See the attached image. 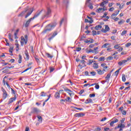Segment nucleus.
<instances>
[{"label": "nucleus", "mask_w": 131, "mask_h": 131, "mask_svg": "<svg viewBox=\"0 0 131 131\" xmlns=\"http://www.w3.org/2000/svg\"><path fill=\"white\" fill-rule=\"evenodd\" d=\"M56 25H57V23H53L49 24L45 27V28L42 32V33H47L48 31H51V30H52L53 28H54L55 27H56Z\"/></svg>", "instance_id": "f257e3e1"}, {"label": "nucleus", "mask_w": 131, "mask_h": 131, "mask_svg": "<svg viewBox=\"0 0 131 131\" xmlns=\"http://www.w3.org/2000/svg\"><path fill=\"white\" fill-rule=\"evenodd\" d=\"M51 13H52V11L51 10V9L48 8L47 11L45 12V14L42 16L41 19L42 20H43L45 18H46V19H48V18L50 17V15H51Z\"/></svg>", "instance_id": "f03ea898"}, {"label": "nucleus", "mask_w": 131, "mask_h": 131, "mask_svg": "<svg viewBox=\"0 0 131 131\" xmlns=\"http://www.w3.org/2000/svg\"><path fill=\"white\" fill-rule=\"evenodd\" d=\"M31 113L38 114V113H40V110L36 107H33Z\"/></svg>", "instance_id": "7ed1b4c3"}, {"label": "nucleus", "mask_w": 131, "mask_h": 131, "mask_svg": "<svg viewBox=\"0 0 131 131\" xmlns=\"http://www.w3.org/2000/svg\"><path fill=\"white\" fill-rule=\"evenodd\" d=\"M64 90L65 92H67L68 94H69L70 97H72V96H74V92L69 90V89H68V88H64Z\"/></svg>", "instance_id": "20e7f679"}, {"label": "nucleus", "mask_w": 131, "mask_h": 131, "mask_svg": "<svg viewBox=\"0 0 131 131\" xmlns=\"http://www.w3.org/2000/svg\"><path fill=\"white\" fill-rule=\"evenodd\" d=\"M101 31L103 33H106L108 32V31H110V28L109 26H108V25H105V29H102Z\"/></svg>", "instance_id": "39448f33"}, {"label": "nucleus", "mask_w": 131, "mask_h": 131, "mask_svg": "<svg viewBox=\"0 0 131 131\" xmlns=\"http://www.w3.org/2000/svg\"><path fill=\"white\" fill-rule=\"evenodd\" d=\"M42 12V10H41L40 11H37L36 13L34 14V16L33 17H31V18H32V20H34L35 18H37V17H38V16H39V15L41 14Z\"/></svg>", "instance_id": "423d86ee"}, {"label": "nucleus", "mask_w": 131, "mask_h": 131, "mask_svg": "<svg viewBox=\"0 0 131 131\" xmlns=\"http://www.w3.org/2000/svg\"><path fill=\"white\" fill-rule=\"evenodd\" d=\"M21 40L24 41L25 45H27V42L28 41V36L27 35H25V38L21 37Z\"/></svg>", "instance_id": "0eeeda50"}, {"label": "nucleus", "mask_w": 131, "mask_h": 131, "mask_svg": "<svg viewBox=\"0 0 131 131\" xmlns=\"http://www.w3.org/2000/svg\"><path fill=\"white\" fill-rule=\"evenodd\" d=\"M25 55L26 56V57H25V60L28 61V60H29V54H28V52L27 51V50H26L25 51Z\"/></svg>", "instance_id": "6e6552de"}, {"label": "nucleus", "mask_w": 131, "mask_h": 131, "mask_svg": "<svg viewBox=\"0 0 131 131\" xmlns=\"http://www.w3.org/2000/svg\"><path fill=\"white\" fill-rule=\"evenodd\" d=\"M2 91L3 92V98L4 99H7V97H8V93L7 91L4 89L2 88Z\"/></svg>", "instance_id": "1a4fd4ad"}, {"label": "nucleus", "mask_w": 131, "mask_h": 131, "mask_svg": "<svg viewBox=\"0 0 131 131\" xmlns=\"http://www.w3.org/2000/svg\"><path fill=\"white\" fill-rule=\"evenodd\" d=\"M16 98L17 97H16V96H15L14 97H12V98H10L8 101V104L10 105V104H11V103H13V102H14V101L16 100Z\"/></svg>", "instance_id": "9d476101"}, {"label": "nucleus", "mask_w": 131, "mask_h": 131, "mask_svg": "<svg viewBox=\"0 0 131 131\" xmlns=\"http://www.w3.org/2000/svg\"><path fill=\"white\" fill-rule=\"evenodd\" d=\"M28 11V8H26L25 11H23L21 13H20L18 15V17H22L23 16H24L25 14H26V12Z\"/></svg>", "instance_id": "9b49d317"}, {"label": "nucleus", "mask_w": 131, "mask_h": 131, "mask_svg": "<svg viewBox=\"0 0 131 131\" xmlns=\"http://www.w3.org/2000/svg\"><path fill=\"white\" fill-rule=\"evenodd\" d=\"M57 34H58V32H57V31H55L54 33H53V35H52V36L51 37H50V38H49V41H51V40H52V39H53V38L55 37V36H56V35H57Z\"/></svg>", "instance_id": "f8f14e48"}, {"label": "nucleus", "mask_w": 131, "mask_h": 131, "mask_svg": "<svg viewBox=\"0 0 131 131\" xmlns=\"http://www.w3.org/2000/svg\"><path fill=\"white\" fill-rule=\"evenodd\" d=\"M84 114L82 113H77L75 115H74L75 117H82V116H84Z\"/></svg>", "instance_id": "ddd939ff"}, {"label": "nucleus", "mask_w": 131, "mask_h": 131, "mask_svg": "<svg viewBox=\"0 0 131 131\" xmlns=\"http://www.w3.org/2000/svg\"><path fill=\"white\" fill-rule=\"evenodd\" d=\"M101 67H103V71H106L107 68H108L107 66H106V63H103L101 64Z\"/></svg>", "instance_id": "4468645a"}, {"label": "nucleus", "mask_w": 131, "mask_h": 131, "mask_svg": "<svg viewBox=\"0 0 131 131\" xmlns=\"http://www.w3.org/2000/svg\"><path fill=\"white\" fill-rule=\"evenodd\" d=\"M126 62H127V60H122L118 62V65H119V66H122V65H123V64H125Z\"/></svg>", "instance_id": "2eb2a0df"}, {"label": "nucleus", "mask_w": 131, "mask_h": 131, "mask_svg": "<svg viewBox=\"0 0 131 131\" xmlns=\"http://www.w3.org/2000/svg\"><path fill=\"white\" fill-rule=\"evenodd\" d=\"M32 20H33L32 18H31L28 20H27L25 24V27H28V26H29V24H30V22H31Z\"/></svg>", "instance_id": "dca6fc26"}, {"label": "nucleus", "mask_w": 131, "mask_h": 131, "mask_svg": "<svg viewBox=\"0 0 131 131\" xmlns=\"http://www.w3.org/2000/svg\"><path fill=\"white\" fill-rule=\"evenodd\" d=\"M98 74L99 75H102V74H104V71H102L100 69H98L97 70Z\"/></svg>", "instance_id": "f3484780"}, {"label": "nucleus", "mask_w": 131, "mask_h": 131, "mask_svg": "<svg viewBox=\"0 0 131 131\" xmlns=\"http://www.w3.org/2000/svg\"><path fill=\"white\" fill-rule=\"evenodd\" d=\"M118 121V119H115L114 121H113L111 122L110 123L111 126H113V124H114L115 123H116V122H117Z\"/></svg>", "instance_id": "a211bd4d"}, {"label": "nucleus", "mask_w": 131, "mask_h": 131, "mask_svg": "<svg viewBox=\"0 0 131 131\" xmlns=\"http://www.w3.org/2000/svg\"><path fill=\"white\" fill-rule=\"evenodd\" d=\"M93 67L94 69H98L99 68V65L97 62H95L93 64Z\"/></svg>", "instance_id": "6ab92c4d"}, {"label": "nucleus", "mask_w": 131, "mask_h": 131, "mask_svg": "<svg viewBox=\"0 0 131 131\" xmlns=\"http://www.w3.org/2000/svg\"><path fill=\"white\" fill-rule=\"evenodd\" d=\"M54 97L56 99H59L60 98V93L59 92H56Z\"/></svg>", "instance_id": "aec40b11"}, {"label": "nucleus", "mask_w": 131, "mask_h": 131, "mask_svg": "<svg viewBox=\"0 0 131 131\" xmlns=\"http://www.w3.org/2000/svg\"><path fill=\"white\" fill-rule=\"evenodd\" d=\"M92 102H93V100L91 99H88L85 100V104H89L90 103H92Z\"/></svg>", "instance_id": "412c9836"}, {"label": "nucleus", "mask_w": 131, "mask_h": 131, "mask_svg": "<svg viewBox=\"0 0 131 131\" xmlns=\"http://www.w3.org/2000/svg\"><path fill=\"white\" fill-rule=\"evenodd\" d=\"M37 117L38 118V121H39V122H40V123L41 122H42V117H41V116H37Z\"/></svg>", "instance_id": "4be33fe9"}, {"label": "nucleus", "mask_w": 131, "mask_h": 131, "mask_svg": "<svg viewBox=\"0 0 131 131\" xmlns=\"http://www.w3.org/2000/svg\"><path fill=\"white\" fill-rule=\"evenodd\" d=\"M110 76H111V73H108L105 77V79L106 80H108V81H109V78H110Z\"/></svg>", "instance_id": "5701e85b"}, {"label": "nucleus", "mask_w": 131, "mask_h": 131, "mask_svg": "<svg viewBox=\"0 0 131 131\" xmlns=\"http://www.w3.org/2000/svg\"><path fill=\"white\" fill-rule=\"evenodd\" d=\"M32 12H33V10H31L30 12H28L25 16V18H28V17H29V16H30L31 14H32Z\"/></svg>", "instance_id": "b1692460"}, {"label": "nucleus", "mask_w": 131, "mask_h": 131, "mask_svg": "<svg viewBox=\"0 0 131 131\" xmlns=\"http://www.w3.org/2000/svg\"><path fill=\"white\" fill-rule=\"evenodd\" d=\"M11 68H14V66H11L10 67H5L3 69V70H4V69H6V70H9V69H11Z\"/></svg>", "instance_id": "393cba45"}, {"label": "nucleus", "mask_w": 131, "mask_h": 131, "mask_svg": "<svg viewBox=\"0 0 131 131\" xmlns=\"http://www.w3.org/2000/svg\"><path fill=\"white\" fill-rule=\"evenodd\" d=\"M86 53H95L94 52V50H92V49H86Z\"/></svg>", "instance_id": "a878e982"}, {"label": "nucleus", "mask_w": 131, "mask_h": 131, "mask_svg": "<svg viewBox=\"0 0 131 131\" xmlns=\"http://www.w3.org/2000/svg\"><path fill=\"white\" fill-rule=\"evenodd\" d=\"M97 50H98V47L94 48L93 50V52H94V53H93V54H98V53H99V51H98Z\"/></svg>", "instance_id": "bb28decb"}, {"label": "nucleus", "mask_w": 131, "mask_h": 131, "mask_svg": "<svg viewBox=\"0 0 131 131\" xmlns=\"http://www.w3.org/2000/svg\"><path fill=\"white\" fill-rule=\"evenodd\" d=\"M19 59H18V63L20 64V63L22 62V56H21L20 54L18 55Z\"/></svg>", "instance_id": "cd10ccee"}, {"label": "nucleus", "mask_w": 131, "mask_h": 131, "mask_svg": "<svg viewBox=\"0 0 131 131\" xmlns=\"http://www.w3.org/2000/svg\"><path fill=\"white\" fill-rule=\"evenodd\" d=\"M117 127H119V128H123L125 127V125L124 124H118Z\"/></svg>", "instance_id": "c85d7f7f"}, {"label": "nucleus", "mask_w": 131, "mask_h": 131, "mask_svg": "<svg viewBox=\"0 0 131 131\" xmlns=\"http://www.w3.org/2000/svg\"><path fill=\"white\" fill-rule=\"evenodd\" d=\"M12 36H13L12 35V34H11V33H9V34H8V37H9V38L10 41H13V38H12Z\"/></svg>", "instance_id": "c756f323"}, {"label": "nucleus", "mask_w": 131, "mask_h": 131, "mask_svg": "<svg viewBox=\"0 0 131 131\" xmlns=\"http://www.w3.org/2000/svg\"><path fill=\"white\" fill-rule=\"evenodd\" d=\"M96 30H98L99 29H101L102 28V26L101 25H97L95 27Z\"/></svg>", "instance_id": "7c9ffc66"}, {"label": "nucleus", "mask_w": 131, "mask_h": 131, "mask_svg": "<svg viewBox=\"0 0 131 131\" xmlns=\"http://www.w3.org/2000/svg\"><path fill=\"white\" fill-rule=\"evenodd\" d=\"M46 55L48 58H50V59L53 58V55L50 54V53H46Z\"/></svg>", "instance_id": "2f4dec72"}, {"label": "nucleus", "mask_w": 131, "mask_h": 131, "mask_svg": "<svg viewBox=\"0 0 131 131\" xmlns=\"http://www.w3.org/2000/svg\"><path fill=\"white\" fill-rule=\"evenodd\" d=\"M14 48L12 47H11L10 48H9V52L10 53H11L12 54H11V56H13V54H12V53H13V50Z\"/></svg>", "instance_id": "473e14b6"}, {"label": "nucleus", "mask_w": 131, "mask_h": 131, "mask_svg": "<svg viewBox=\"0 0 131 131\" xmlns=\"http://www.w3.org/2000/svg\"><path fill=\"white\" fill-rule=\"evenodd\" d=\"M120 69L121 68H120L119 69L117 70L115 72V76H117L118 75V73H119V71H120Z\"/></svg>", "instance_id": "72a5a7b5"}, {"label": "nucleus", "mask_w": 131, "mask_h": 131, "mask_svg": "<svg viewBox=\"0 0 131 131\" xmlns=\"http://www.w3.org/2000/svg\"><path fill=\"white\" fill-rule=\"evenodd\" d=\"M122 81L124 82H125V80H126V79L125 78V75L124 74H122Z\"/></svg>", "instance_id": "f704fd0d"}, {"label": "nucleus", "mask_w": 131, "mask_h": 131, "mask_svg": "<svg viewBox=\"0 0 131 131\" xmlns=\"http://www.w3.org/2000/svg\"><path fill=\"white\" fill-rule=\"evenodd\" d=\"M126 32H127V31L126 30L123 31L121 33L122 36H123L125 34H126Z\"/></svg>", "instance_id": "c9c22d12"}, {"label": "nucleus", "mask_w": 131, "mask_h": 131, "mask_svg": "<svg viewBox=\"0 0 131 131\" xmlns=\"http://www.w3.org/2000/svg\"><path fill=\"white\" fill-rule=\"evenodd\" d=\"M102 10H103V8H99L96 10V12H97V13H101V11H102Z\"/></svg>", "instance_id": "e433bc0d"}, {"label": "nucleus", "mask_w": 131, "mask_h": 131, "mask_svg": "<svg viewBox=\"0 0 131 131\" xmlns=\"http://www.w3.org/2000/svg\"><path fill=\"white\" fill-rule=\"evenodd\" d=\"M34 58L35 59L36 61H37V63H39V59L37 58V56L35 55Z\"/></svg>", "instance_id": "4c0bfd02"}, {"label": "nucleus", "mask_w": 131, "mask_h": 131, "mask_svg": "<svg viewBox=\"0 0 131 131\" xmlns=\"http://www.w3.org/2000/svg\"><path fill=\"white\" fill-rule=\"evenodd\" d=\"M88 7H89V8H90V9H91V10H93V9H94V7L92 5V3H90Z\"/></svg>", "instance_id": "58836bf2"}, {"label": "nucleus", "mask_w": 131, "mask_h": 131, "mask_svg": "<svg viewBox=\"0 0 131 131\" xmlns=\"http://www.w3.org/2000/svg\"><path fill=\"white\" fill-rule=\"evenodd\" d=\"M116 16L117 15L115 13H114L111 15V18H112V19H114Z\"/></svg>", "instance_id": "ea45409f"}, {"label": "nucleus", "mask_w": 131, "mask_h": 131, "mask_svg": "<svg viewBox=\"0 0 131 131\" xmlns=\"http://www.w3.org/2000/svg\"><path fill=\"white\" fill-rule=\"evenodd\" d=\"M94 63V60H89V62L88 63V65H92Z\"/></svg>", "instance_id": "a19ab883"}, {"label": "nucleus", "mask_w": 131, "mask_h": 131, "mask_svg": "<svg viewBox=\"0 0 131 131\" xmlns=\"http://www.w3.org/2000/svg\"><path fill=\"white\" fill-rule=\"evenodd\" d=\"M90 74H91L92 76H95V75L97 74V73H96V72H90Z\"/></svg>", "instance_id": "79ce46f5"}, {"label": "nucleus", "mask_w": 131, "mask_h": 131, "mask_svg": "<svg viewBox=\"0 0 131 131\" xmlns=\"http://www.w3.org/2000/svg\"><path fill=\"white\" fill-rule=\"evenodd\" d=\"M68 3H69V0H63V3L66 5H68Z\"/></svg>", "instance_id": "37998d69"}, {"label": "nucleus", "mask_w": 131, "mask_h": 131, "mask_svg": "<svg viewBox=\"0 0 131 131\" xmlns=\"http://www.w3.org/2000/svg\"><path fill=\"white\" fill-rule=\"evenodd\" d=\"M107 46H109V43H106L102 46V48H107Z\"/></svg>", "instance_id": "c03bdc74"}, {"label": "nucleus", "mask_w": 131, "mask_h": 131, "mask_svg": "<svg viewBox=\"0 0 131 131\" xmlns=\"http://www.w3.org/2000/svg\"><path fill=\"white\" fill-rule=\"evenodd\" d=\"M71 101L72 99L69 97H68L66 100V102H71Z\"/></svg>", "instance_id": "a18cd8bd"}, {"label": "nucleus", "mask_w": 131, "mask_h": 131, "mask_svg": "<svg viewBox=\"0 0 131 131\" xmlns=\"http://www.w3.org/2000/svg\"><path fill=\"white\" fill-rule=\"evenodd\" d=\"M107 60L108 61H110V60H113V57L112 56H110L107 58Z\"/></svg>", "instance_id": "49530a36"}, {"label": "nucleus", "mask_w": 131, "mask_h": 131, "mask_svg": "<svg viewBox=\"0 0 131 131\" xmlns=\"http://www.w3.org/2000/svg\"><path fill=\"white\" fill-rule=\"evenodd\" d=\"M40 97H46V94H45V92H42L41 93Z\"/></svg>", "instance_id": "de8ad7c7"}, {"label": "nucleus", "mask_w": 131, "mask_h": 131, "mask_svg": "<svg viewBox=\"0 0 131 131\" xmlns=\"http://www.w3.org/2000/svg\"><path fill=\"white\" fill-rule=\"evenodd\" d=\"M114 49H116L117 50H118V49H119V45H117L116 46H114Z\"/></svg>", "instance_id": "09e8293b"}, {"label": "nucleus", "mask_w": 131, "mask_h": 131, "mask_svg": "<svg viewBox=\"0 0 131 131\" xmlns=\"http://www.w3.org/2000/svg\"><path fill=\"white\" fill-rule=\"evenodd\" d=\"M123 50V48L122 47H119V49H118V52H121Z\"/></svg>", "instance_id": "8fccbe9b"}, {"label": "nucleus", "mask_w": 131, "mask_h": 131, "mask_svg": "<svg viewBox=\"0 0 131 131\" xmlns=\"http://www.w3.org/2000/svg\"><path fill=\"white\" fill-rule=\"evenodd\" d=\"M85 38H86L85 36H82L81 37L80 40H83Z\"/></svg>", "instance_id": "3c124183"}, {"label": "nucleus", "mask_w": 131, "mask_h": 131, "mask_svg": "<svg viewBox=\"0 0 131 131\" xmlns=\"http://www.w3.org/2000/svg\"><path fill=\"white\" fill-rule=\"evenodd\" d=\"M95 96L96 95L95 94H90V98H94Z\"/></svg>", "instance_id": "603ef678"}, {"label": "nucleus", "mask_w": 131, "mask_h": 131, "mask_svg": "<svg viewBox=\"0 0 131 131\" xmlns=\"http://www.w3.org/2000/svg\"><path fill=\"white\" fill-rule=\"evenodd\" d=\"M11 92L12 93V94H13L14 95H16V91H15V90H14L13 89H11Z\"/></svg>", "instance_id": "864d4df0"}, {"label": "nucleus", "mask_w": 131, "mask_h": 131, "mask_svg": "<svg viewBox=\"0 0 131 131\" xmlns=\"http://www.w3.org/2000/svg\"><path fill=\"white\" fill-rule=\"evenodd\" d=\"M92 32H93V35H97V31H95V30H93V31H92Z\"/></svg>", "instance_id": "5fc2aeb1"}, {"label": "nucleus", "mask_w": 131, "mask_h": 131, "mask_svg": "<svg viewBox=\"0 0 131 131\" xmlns=\"http://www.w3.org/2000/svg\"><path fill=\"white\" fill-rule=\"evenodd\" d=\"M83 93H84V90H82L80 91L79 92V95H82L83 94Z\"/></svg>", "instance_id": "6e6d98bb"}, {"label": "nucleus", "mask_w": 131, "mask_h": 131, "mask_svg": "<svg viewBox=\"0 0 131 131\" xmlns=\"http://www.w3.org/2000/svg\"><path fill=\"white\" fill-rule=\"evenodd\" d=\"M104 59H105L104 57H101L99 58V61H104Z\"/></svg>", "instance_id": "4d7b16f0"}, {"label": "nucleus", "mask_w": 131, "mask_h": 131, "mask_svg": "<svg viewBox=\"0 0 131 131\" xmlns=\"http://www.w3.org/2000/svg\"><path fill=\"white\" fill-rule=\"evenodd\" d=\"M121 112H122V114H123V115H126V111H122Z\"/></svg>", "instance_id": "13d9d810"}, {"label": "nucleus", "mask_w": 131, "mask_h": 131, "mask_svg": "<svg viewBox=\"0 0 131 131\" xmlns=\"http://www.w3.org/2000/svg\"><path fill=\"white\" fill-rule=\"evenodd\" d=\"M74 108L76 109V110H83V108H78L76 107H74Z\"/></svg>", "instance_id": "bf43d9fd"}, {"label": "nucleus", "mask_w": 131, "mask_h": 131, "mask_svg": "<svg viewBox=\"0 0 131 131\" xmlns=\"http://www.w3.org/2000/svg\"><path fill=\"white\" fill-rule=\"evenodd\" d=\"M76 50L77 52H80L81 51V48H77Z\"/></svg>", "instance_id": "052dcab7"}, {"label": "nucleus", "mask_w": 131, "mask_h": 131, "mask_svg": "<svg viewBox=\"0 0 131 131\" xmlns=\"http://www.w3.org/2000/svg\"><path fill=\"white\" fill-rule=\"evenodd\" d=\"M131 43H127L125 45V47L127 48H128V47H130Z\"/></svg>", "instance_id": "680f3d73"}, {"label": "nucleus", "mask_w": 131, "mask_h": 131, "mask_svg": "<svg viewBox=\"0 0 131 131\" xmlns=\"http://www.w3.org/2000/svg\"><path fill=\"white\" fill-rule=\"evenodd\" d=\"M90 2H91V0H86L85 5H88V4H91Z\"/></svg>", "instance_id": "e2e57ef3"}, {"label": "nucleus", "mask_w": 131, "mask_h": 131, "mask_svg": "<svg viewBox=\"0 0 131 131\" xmlns=\"http://www.w3.org/2000/svg\"><path fill=\"white\" fill-rule=\"evenodd\" d=\"M80 62L81 64H84V63H85V61L83 59L80 60Z\"/></svg>", "instance_id": "0e129e2a"}, {"label": "nucleus", "mask_w": 131, "mask_h": 131, "mask_svg": "<svg viewBox=\"0 0 131 131\" xmlns=\"http://www.w3.org/2000/svg\"><path fill=\"white\" fill-rule=\"evenodd\" d=\"M115 14L117 15H118V14H119V10H116Z\"/></svg>", "instance_id": "69168bd1"}, {"label": "nucleus", "mask_w": 131, "mask_h": 131, "mask_svg": "<svg viewBox=\"0 0 131 131\" xmlns=\"http://www.w3.org/2000/svg\"><path fill=\"white\" fill-rule=\"evenodd\" d=\"M54 70H55L54 68H50V72H53V71H54Z\"/></svg>", "instance_id": "338daca9"}, {"label": "nucleus", "mask_w": 131, "mask_h": 131, "mask_svg": "<svg viewBox=\"0 0 131 131\" xmlns=\"http://www.w3.org/2000/svg\"><path fill=\"white\" fill-rule=\"evenodd\" d=\"M29 127H26L25 131H30Z\"/></svg>", "instance_id": "774afa93"}]
</instances>
